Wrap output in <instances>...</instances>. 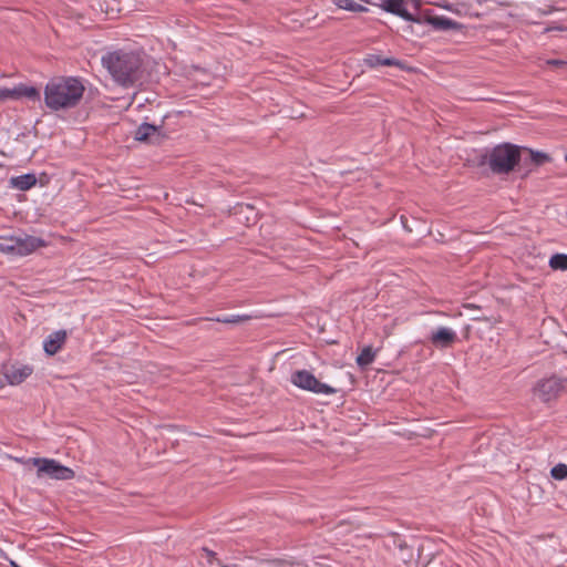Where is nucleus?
I'll list each match as a JSON object with an SVG mask.
<instances>
[{"label": "nucleus", "instance_id": "obj_1", "mask_svg": "<svg viewBox=\"0 0 567 567\" xmlns=\"http://www.w3.org/2000/svg\"><path fill=\"white\" fill-rule=\"evenodd\" d=\"M84 91V84L79 78H54L44 87V103L52 111L73 109L82 100Z\"/></svg>", "mask_w": 567, "mask_h": 567}, {"label": "nucleus", "instance_id": "obj_2", "mask_svg": "<svg viewBox=\"0 0 567 567\" xmlns=\"http://www.w3.org/2000/svg\"><path fill=\"white\" fill-rule=\"evenodd\" d=\"M102 64L115 82L122 86H130L137 80L141 60L134 52L120 50L103 55Z\"/></svg>", "mask_w": 567, "mask_h": 567}, {"label": "nucleus", "instance_id": "obj_3", "mask_svg": "<svg viewBox=\"0 0 567 567\" xmlns=\"http://www.w3.org/2000/svg\"><path fill=\"white\" fill-rule=\"evenodd\" d=\"M520 157L519 148L509 143L498 144L489 150L483 159L495 174H508L517 165Z\"/></svg>", "mask_w": 567, "mask_h": 567}, {"label": "nucleus", "instance_id": "obj_4", "mask_svg": "<svg viewBox=\"0 0 567 567\" xmlns=\"http://www.w3.org/2000/svg\"><path fill=\"white\" fill-rule=\"evenodd\" d=\"M47 243L40 238L30 235L23 237H8L0 241V251L8 255L28 256Z\"/></svg>", "mask_w": 567, "mask_h": 567}, {"label": "nucleus", "instance_id": "obj_5", "mask_svg": "<svg viewBox=\"0 0 567 567\" xmlns=\"http://www.w3.org/2000/svg\"><path fill=\"white\" fill-rule=\"evenodd\" d=\"M567 390V370L539 380L534 386V395L543 402L556 400Z\"/></svg>", "mask_w": 567, "mask_h": 567}, {"label": "nucleus", "instance_id": "obj_6", "mask_svg": "<svg viewBox=\"0 0 567 567\" xmlns=\"http://www.w3.org/2000/svg\"><path fill=\"white\" fill-rule=\"evenodd\" d=\"M32 465L37 467L39 478L49 477L56 481H69L75 476L72 468L62 465L54 458L35 457L32 460Z\"/></svg>", "mask_w": 567, "mask_h": 567}, {"label": "nucleus", "instance_id": "obj_7", "mask_svg": "<svg viewBox=\"0 0 567 567\" xmlns=\"http://www.w3.org/2000/svg\"><path fill=\"white\" fill-rule=\"evenodd\" d=\"M290 381L299 389L313 392L316 394L330 395L336 393V389L320 382L311 372L298 370L291 374Z\"/></svg>", "mask_w": 567, "mask_h": 567}, {"label": "nucleus", "instance_id": "obj_8", "mask_svg": "<svg viewBox=\"0 0 567 567\" xmlns=\"http://www.w3.org/2000/svg\"><path fill=\"white\" fill-rule=\"evenodd\" d=\"M430 2L437 7H442L449 11H452L458 16L475 18H478L481 16V12L477 10L476 6H482L487 2H493L497 6H507V3L502 0H458L455 3H447L445 1L440 0H431Z\"/></svg>", "mask_w": 567, "mask_h": 567}, {"label": "nucleus", "instance_id": "obj_9", "mask_svg": "<svg viewBox=\"0 0 567 567\" xmlns=\"http://www.w3.org/2000/svg\"><path fill=\"white\" fill-rule=\"evenodd\" d=\"M33 372L29 364H4L0 370V386L4 384L19 385L24 382Z\"/></svg>", "mask_w": 567, "mask_h": 567}, {"label": "nucleus", "instance_id": "obj_10", "mask_svg": "<svg viewBox=\"0 0 567 567\" xmlns=\"http://www.w3.org/2000/svg\"><path fill=\"white\" fill-rule=\"evenodd\" d=\"M409 3H413L417 8L416 0H385L384 9L386 12L393 13L405 21L421 23V19L414 17L409 10Z\"/></svg>", "mask_w": 567, "mask_h": 567}, {"label": "nucleus", "instance_id": "obj_11", "mask_svg": "<svg viewBox=\"0 0 567 567\" xmlns=\"http://www.w3.org/2000/svg\"><path fill=\"white\" fill-rule=\"evenodd\" d=\"M457 339V333L454 329L449 327H439L433 330L429 337L430 342L441 349L451 347Z\"/></svg>", "mask_w": 567, "mask_h": 567}, {"label": "nucleus", "instance_id": "obj_12", "mask_svg": "<svg viewBox=\"0 0 567 567\" xmlns=\"http://www.w3.org/2000/svg\"><path fill=\"white\" fill-rule=\"evenodd\" d=\"M421 22L431 24L436 30H457L461 28L460 23L446 18L432 16L429 12H424L423 17L420 18Z\"/></svg>", "mask_w": 567, "mask_h": 567}, {"label": "nucleus", "instance_id": "obj_13", "mask_svg": "<svg viewBox=\"0 0 567 567\" xmlns=\"http://www.w3.org/2000/svg\"><path fill=\"white\" fill-rule=\"evenodd\" d=\"M66 340V332L64 330H58L49 334L43 341V349L47 354L53 355L59 352Z\"/></svg>", "mask_w": 567, "mask_h": 567}, {"label": "nucleus", "instance_id": "obj_14", "mask_svg": "<svg viewBox=\"0 0 567 567\" xmlns=\"http://www.w3.org/2000/svg\"><path fill=\"white\" fill-rule=\"evenodd\" d=\"M37 176L33 173H27L19 176H13L9 179V186L18 190H29L37 184Z\"/></svg>", "mask_w": 567, "mask_h": 567}, {"label": "nucleus", "instance_id": "obj_15", "mask_svg": "<svg viewBox=\"0 0 567 567\" xmlns=\"http://www.w3.org/2000/svg\"><path fill=\"white\" fill-rule=\"evenodd\" d=\"M154 135H159V128L155 125L143 123L136 128L134 138L140 142H151Z\"/></svg>", "mask_w": 567, "mask_h": 567}, {"label": "nucleus", "instance_id": "obj_16", "mask_svg": "<svg viewBox=\"0 0 567 567\" xmlns=\"http://www.w3.org/2000/svg\"><path fill=\"white\" fill-rule=\"evenodd\" d=\"M12 100L20 99L22 96H25L30 100H39L40 93L39 91L33 86H27L23 84H19L14 86L12 90Z\"/></svg>", "mask_w": 567, "mask_h": 567}, {"label": "nucleus", "instance_id": "obj_17", "mask_svg": "<svg viewBox=\"0 0 567 567\" xmlns=\"http://www.w3.org/2000/svg\"><path fill=\"white\" fill-rule=\"evenodd\" d=\"M364 62L370 68H377V66H381V65L392 66V65H396L398 64V61L395 59L382 58V56H380L378 54H369L364 59Z\"/></svg>", "mask_w": 567, "mask_h": 567}, {"label": "nucleus", "instance_id": "obj_18", "mask_svg": "<svg viewBox=\"0 0 567 567\" xmlns=\"http://www.w3.org/2000/svg\"><path fill=\"white\" fill-rule=\"evenodd\" d=\"M377 351L371 346H367L362 349L361 353L357 357V363L359 367L364 368L371 364L375 359Z\"/></svg>", "mask_w": 567, "mask_h": 567}, {"label": "nucleus", "instance_id": "obj_19", "mask_svg": "<svg viewBox=\"0 0 567 567\" xmlns=\"http://www.w3.org/2000/svg\"><path fill=\"white\" fill-rule=\"evenodd\" d=\"M333 3L343 10L351 12H363L367 11V8L352 1V0H333Z\"/></svg>", "mask_w": 567, "mask_h": 567}, {"label": "nucleus", "instance_id": "obj_20", "mask_svg": "<svg viewBox=\"0 0 567 567\" xmlns=\"http://www.w3.org/2000/svg\"><path fill=\"white\" fill-rule=\"evenodd\" d=\"M549 266L554 270H567V255L555 254L549 259Z\"/></svg>", "mask_w": 567, "mask_h": 567}, {"label": "nucleus", "instance_id": "obj_21", "mask_svg": "<svg viewBox=\"0 0 567 567\" xmlns=\"http://www.w3.org/2000/svg\"><path fill=\"white\" fill-rule=\"evenodd\" d=\"M255 318L252 315H229L225 317H217L214 320L223 323H239Z\"/></svg>", "mask_w": 567, "mask_h": 567}, {"label": "nucleus", "instance_id": "obj_22", "mask_svg": "<svg viewBox=\"0 0 567 567\" xmlns=\"http://www.w3.org/2000/svg\"><path fill=\"white\" fill-rule=\"evenodd\" d=\"M532 162L537 165H544L551 161L550 156L547 153L529 150Z\"/></svg>", "mask_w": 567, "mask_h": 567}, {"label": "nucleus", "instance_id": "obj_23", "mask_svg": "<svg viewBox=\"0 0 567 567\" xmlns=\"http://www.w3.org/2000/svg\"><path fill=\"white\" fill-rule=\"evenodd\" d=\"M550 475L558 481L567 478V465L563 463L555 465L550 471Z\"/></svg>", "mask_w": 567, "mask_h": 567}, {"label": "nucleus", "instance_id": "obj_24", "mask_svg": "<svg viewBox=\"0 0 567 567\" xmlns=\"http://www.w3.org/2000/svg\"><path fill=\"white\" fill-rule=\"evenodd\" d=\"M12 89L0 87V101L12 100Z\"/></svg>", "mask_w": 567, "mask_h": 567}, {"label": "nucleus", "instance_id": "obj_25", "mask_svg": "<svg viewBox=\"0 0 567 567\" xmlns=\"http://www.w3.org/2000/svg\"><path fill=\"white\" fill-rule=\"evenodd\" d=\"M34 457H31V458H23V457H16V462L22 464V465H29V464H32V460Z\"/></svg>", "mask_w": 567, "mask_h": 567}, {"label": "nucleus", "instance_id": "obj_26", "mask_svg": "<svg viewBox=\"0 0 567 567\" xmlns=\"http://www.w3.org/2000/svg\"><path fill=\"white\" fill-rule=\"evenodd\" d=\"M367 2L372 4V6H379L382 9H384L385 0H367Z\"/></svg>", "mask_w": 567, "mask_h": 567}, {"label": "nucleus", "instance_id": "obj_27", "mask_svg": "<svg viewBox=\"0 0 567 567\" xmlns=\"http://www.w3.org/2000/svg\"><path fill=\"white\" fill-rule=\"evenodd\" d=\"M563 63H564V62H563V61H560V60H550V61H548V64H553V65H560V64H563Z\"/></svg>", "mask_w": 567, "mask_h": 567}, {"label": "nucleus", "instance_id": "obj_28", "mask_svg": "<svg viewBox=\"0 0 567 567\" xmlns=\"http://www.w3.org/2000/svg\"><path fill=\"white\" fill-rule=\"evenodd\" d=\"M12 567H19L14 561H11Z\"/></svg>", "mask_w": 567, "mask_h": 567}, {"label": "nucleus", "instance_id": "obj_29", "mask_svg": "<svg viewBox=\"0 0 567 567\" xmlns=\"http://www.w3.org/2000/svg\"><path fill=\"white\" fill-rule=\"evenodd\" d=\"M12 567H19L14 561H11Z\"/></svg>", "mask_w": 567, "mask_h": 567}, {"label": "nucleus", "instance_id": "obj_30", "mask_svg": "<svg viewBox=\"0 0 567 567\" xmlns=\"http://www.w3.org/2000/svg\"><path fill=\"white\" fill-rule=\"evenodd\" d=\"M223 567H228V566H223Z\"/></svg>", "mask_w": 567, "mask_h": 567}]
</instances>
